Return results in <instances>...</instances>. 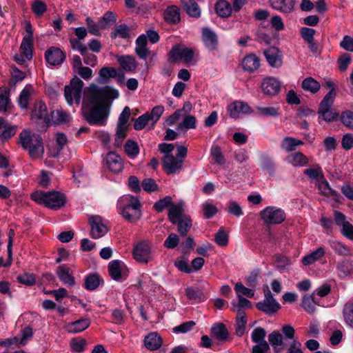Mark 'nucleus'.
<instances>
[{
  "instance_id": "obj_1",
  "label": "nucleus",
  "mask_w": 353,
  "mask_h": 353,
  "mask_svg": "<svg viewBox=\"0 0 353 353\" xmlns=\"http://www.w3.org/2000/svg\"><path fill=\"white\" fill-rule=\"evenodd\" d=\"M117 90H102L91 88L83 103L82 112L84 118L90 125H104L109 114L108 97L117 98Z\"/></svg>"
},
{
  "instance_id": "obj_2",
  "label": "nucleus",
  "mask_w": 353,
  "mask_h": 353,
  "mask_svg": "<svg viewBox=\"0 0 353 353\" xmlns=\"http://www.w3.org/2000/svg\"><path fill=\"white\" fill-rule=\"evenodd\" d=\"M19 143L23 149L28 150L32 159H39L43 156L44 148L39 134L31 133L28 129L23 130L19 134Z\"/></svg>"
},
{
  "instance_id": "obj_3",
  "label": "nucleus",
  "mask_w": 353,
  "mask_h": 353,
  "mask_svg": "<svg viewBox=\"0 0 353 353\" xmlns=\"http://www.w3.org/2000/svg\"><path fill=\"white\" fill-rule=\"evenodd\" d=\"M31 199L39 204H43L54 210L59 209L65 203L64 194L57 191H37L31 194Z\"/></svg>"
},
{
  "instance_id": "obj_4",
  "label": "nucleus",
  "mask_w": 353,
  "mask_h": 353,
  "mask_svg": "<svg viewBox=\"0 0 353 353\" xmlns=\"http://www.w3.org/2000/svg\"><path fill=\"white\" fill-rule=\"evenodd\" d=\"M281 331L284 336L279 331H273L268 335L269 342L275 353L280 352L286 346L284 339L292 340L294 338L295 330L291 325H283Z\"/></svg>"
},
{
  "instance_id": "obj_5",
  "label": "nucleus",
  "mask_w": 353,
  "mask_h": 353,
  "mask_svg": "<svg viewBox=\"0 0 353 353\" xmlns=\"http://www.w3.org/2000/svg\"><path fill=\"white\" fill-rule=\"evenodd\" d=\"M336 94V92L330 90L320 103L318 114L326 122H332L338 118L339 114L330 110Z\"/></svg>"
},
{
  "instance_id": "obj_6",
  "label": "nucleus",
  "mask_w": 353,
  "mask_h": 353,
  "mask_svg": "<svg viewBox=\"0 0 353 353\" xmlns=\"http://www.w3.org/2000/svg\"><path fill=\"white\" fill-rule=\"evenodd\" d=\"M83 86V82L75 76L70 85L65 87L64 96L69 105H72L74 101L77 104L80 103Z\"/></svg>"
},
{
  "instance_id": "obj_7",
  "label": "nucleus",
  "mask_w": 353,
  "mask_h": 353,
  "mask_svg": "<svg viewBox=\"0 0 353 353\" xmlns=\"http://www.w3.org/2000/svg\"><path fill=\"white\" fill-rule=\"evenodd\" d=\"M31 119L33 121L41 124V127L46 129L50 123V117L48 114L46 104L38 101L34 103L31 113Z\"/></svg>"
},
{
  "instance_id": "obj_8",
  "label": "nucleus",
  "mask_w": 353,
  "mask_h": 353,
  "mask_svg": "<svg viewBox=\"0 0 353 353\" xmlns=\"http://www.w3.org/2000/svg\"><path fill=\"white\" fill-rule=\"evenodd\" d=\"M265 299L263 301L256 303L258 310L268 314L272 315L275 314L281 307L280 304L273 297L268 286L264 289Z\"/></svg>"
},
{
  "instance_id": "obj_9",
  "label": "nucleus",
  "mask_w": 353,
  "mask_h": 353,
  "mask_svg": "<svg viewBox=\"0 0 353 353\" xmlns=\"http://www.w3.org/2000/svg\"><path fill=\"white\" fill-rule=\"evenodd\" d=\"M261 216L266 223L279 224L285 219V212L275 207H267L261 212Z\"/></svg>"
},
{
  "instance_id": "obj_10",
  "label": "nucleus",
  "mask_w": 353,
  "mask_h": 353,
  "mask_svg": "<svg viewBox=\"0 0 353 353\" xmlns=\"http://www.w3.org/2000/svg\"><path fill=\"white\" fill-rule=\"evenodd\" d=\"M170 56L172 61L183 59L185 63H190L193 59L194 50L183 46L174 45L170 52Z\"/></svg>"
},
{
  "instance_id": "obj_11",
  "label": "nucleus",
  "mask_w": 353,
  "mask_h": 353,
  "mask_svg": "<svg viewBox=\"0 0 353 353\" xmlns=\"http://www.w3.org/2000/svg\"><path fill=\"white\" fill-rule=\"evenodd\" d=\"M134 259L140 263H147L151 259V247L147 241L138 243L134 248Z\"/></svg>"
},
{
  "instance_id": "obj_12",
  "label": "nucleus",
  "mask_w": 353,
  "mask_h": 353,
  "mask_svg": "<svg viewBox=\"0 0 353 353\" xmlns=\"http://www.w3.org/2000/svg\"><path fill=\"white\" fill-rule=\"evenodd\" d=\"M89 224L91 227L90 235L93 239H99L108 232L102 217L99 215L91 216L89 218Z\"/></svg>"
},
{
  "instance_id": "obj_13",
  "label": "nucleus",
  "mask_w": 353,
  "mask_h": 353,
  "mask_svg": "<svg viewBox=\"0 0 353 353\" xmlns=\"http://www.w3.org/2000/svg\"><path fill=\"white\" fill-rule=\"evenodd\" d=\"M183 161L178 159L173 154L164 155L162 159L163 169L168 174L179 172L183 168Z\"/></svg>"
},
{
  "instance_id": "obj_14",
  "label": "nucleus",
  "mask_w": 353,
  "mask_h": 353,
  "mask_svg": "<svg viewBox=\"0 0 353 353\" xmlns=\"http://www.w3.org/2000/svg\"><path fill=\"white\" fill-rule=\"evenodd\" d=\"M261 89L264 94L270 97L275 96L281 90V82L274 77H266L261 83Z\"/></svg>"
},
{
  "instance_id": "obj_15",
  "label": "nucleus",
  "mask_w": 353,
  "mask_h": 353,
  "mask_svg": "<svg viewBox=\"0 0 353 353\" xmlns=\"http://www.w3.org/2000/svg\"><path fill=\"white\" fill-rule=\"evenodd\" d=\"M45 58L49 64L59 65L65 60V54L59 48L51 47L46 51Z\"/></svg>"
},
{
  "instance_id": "obj_16",
  "label": "nucleus",
  "mask_w": 353,
  "mask_h": 353,
  "mask_svg": "<svg viewBox=\"0 0 353 353\" xmlns=\"http://www.w3.org/2000/svg\"><path fill=\"white\" fill-rule=\"evenodd\" d=\"M105 159L107 167L112 173H119L123 169V160L116 152H108Z\"/></svg>"
},
{
  "instance_id": "obj_17",
  "label": "nucleus",
  "mask_w": 353,
  "mask_h": 353,
  "mask_svg": "<svg viewBox=\"0 0 353 353\" xmlns=\"http://www.w3.org/2000/svg\"><path fill=\"white\" fill-rule=\"evenodd\" d=\"M228 112L230 116L234 119L239 117L241 114L252 112L250 107L246 103L241 101H236L230 103L228 106Z\"/></svg>"
},
{
  "instance_id": "obj_18",
  "label": "nucleus",
  "mask_w": 353,
  "mask_h": 353,
  "mask_svg": "<svg viewBox=\"0 0 353 353\" xmlns=\"http://www.w3.org/2000/svg\"><path fill=\"white\" fill-rule=\"evenodd\" d=\"M264 56L273 68H279L282 65V55L276 47H270L263 52Z\"/></svg>"
},
{
  "instance_id": "obj_19",
  "label": "nucleus",
  "mask_w": 353,
  "mask_h": 353,
  "mask_svg": "<svg viewBox=\"0 0 353 353\" xmlns=\"http://www.w3.org/2000/svg\"><path fill=\"white\" fill-rule=\"evenodd\" d=\"M90 325V319L88 317L81 318L77 321L70 322L65 325L69 333L77 334L83 332Z\"/></svg>"
},
{
  "instance_id": "obj_20",
  "label": "nucleus",
  "mask_w": 353,
  "mask_h": 353,
  "mask_svg": "<svg viewBox=\"0 0 353 353\" xmlns=\"http://www.w3.org/2000/svg\"><path fill=\"white\" fill-rule=\"evenodd\" d=\"M270 2L274 9L288 14L294 11L296 0H270Z\"/></svg>"
},
{
  "instance_id": "obj_21",
  "label": "nucleus",
  "mask_w": 353,
  "mask_h": 353,
  "mask_svg": "<svg viewBox=\"0 0 353 353\" xmlns=\"http://www.w3.org/2000/svg\"><path fill=\"white\" fill-rule=\"evenodd\" d=\"M202 39L205 46L210 50L216 49L218 40L216 34L210 28H204L202 30Z\"/></svg>"
},
{
  "instance_id": "obj_22",
  "label": "nucleus",
  "mask_w": 353,
  "mask_h": 353,
  "mask_svg": "<svg viewBox=\"0 0 353 353\" xmlns=\"http://www.w3.org/2000/svg\"><path fill=\"white\" fill-rule=\"evenodd\" d=\"M185 210L183 203L180 202L176 204H172L168 211V219L172 224H176V222L182 216H186L184 214Z\"/></svg>"
},
{
  "instance_id": "obj_23",
  "label": "nucleus",
  "mask_w": 353,
  "mask_h": 353,
  "mask_svg": "<svg viewBox=\"0 0 353 353\" xmlns=\"http://www.w3.org/2000/svg\"><path fill=\"white\" fill-rule=\"evenodd\" d=\"M242 67L245 71L252 72L260 65V59L254 54L246 55L242 61Z\"/></svg>"
},
{
  "instance_id": "obj_24",
  "label": "nucleus",
  "mask_w": 353,
  "mask_h": 353,
  "mask_svg": "<svg viewBox=\"0 0 353 353\" xmlns=\"http://www.w3.org/2000/svg\"><path fill=\"white\" fill-rule=\"evenodd\" d=\"M162 341L160 336L156 332H151L144 339V344L147 349L155 350L159 348Z\"/></svg>"
},
{
  "instance_id": "obj_25",
  "label": "nucleus",
  "mask_w": 353,
  "mask_h": 353,
  "mask_svg": "<svg viewBox=\"0 0 353 353\" xmlns=\"http://www.w3.org/2000/svg\"><path fill=\"white\" fill-rule=\"evenodd\" d=\"M181 3L183 10L189 16L195 18L200 17V8L198 4L194 0H182Z\"/></svg>"
},
{
  "instance_id": "obj_26",
  "label": "nucleus",
  "mask_w": 353,
  "mask_h": 353,
  "mask_svg": "<svg viewBox=\"0 0 353 353\" xmlns=\"http://www.w3.org/2000/svg\"><path fill=\"white\" fill-rule=\"evenodd\" d=\"M33 92L34 89L31 85H26L25 86L21 92L18 99V103L20 108L23 109L28 108L29 101L30 100L31 95Z\"/></svg>"
},
{
  "instance_id": "obj_27",
  "label": "nucleus",
  "mask_w": 353,
  "mask_h": 353,
  "mask_svg": "<svg viewBox=\"0 0 353 353\" xmlns=\"http://www.w3.org/2000/svg\"><path fill=\"white\" fill-rule=\"evenodd\" d=\"M70 269L65 265L58 267L57 274L59 279L63 282L64 284L69 286H73L75 284L74 277L69 273Z\"/></svg>"
},
{
  "instance_id": "obj_28",
  "label": "nucleus",
  "mask_w": 353,
  "mask_h": 353,
  "mask_svg": "<svg viewBox=\"0 0 353 353\" xmlns=\"http://www.w3.org/2000/svg\"><path fill=\"white\" fill-rule=\"evenodd\" d=\"M328 243L336 254L342 256H351L350 248L345 244L336 240H330Z\"/></svg>"
},
{
  "instance_id": "obj_29",
  "label": "nucleus",
  "mask_w": 353,
  "mask_h": 353,
  "mask_svg": "<svg viewBox=\"0 0 353 353\" xmlns=\"http://www.w3.org/2000/svg\"><path fill=\"white\" fill-rule=\"evenodd\" d=\"M0 129H2L3 131L0 134V138L3 140H7L10 137H13L17 132V126L16 125H8L7 121L0 117Z\"/></svg>"
},
{
  "instance_id": "obj_30",
  "label": "nucleus",
  "mask_w": 353,
  "mask_h": 353,
  "mask_svg": "<svg viewBox=\"0 0 353 353\" xmlns=\"http://www.w3.org/2000/svg\"><path fill=\"white\" fill-rule=\"evenodd\" d=\"M338 275L341 279L351 276L353 273V263L349 260H344L337 265Z\"/></svg>"
},
{
  "instance_id": "obj_31",
  "label": "nucleus",
  "mask_w": 353,
  "mask_h": 353,
  "mask_svg": "<svg viewBox=\"0 0 353 353\" xmlns=\"http://www.w3.org/2000/svg\"><path fill=\"white\" fill-rule=\"evenodd\" d=\"M233 10V7L229 2L225 0H221L215 4V10L216 14L223 18L228 17Z\"/></svg>"
},
{
  "instance_id": "obj_32",
  "label": "nucleus",
  "mask_w": 353,
  "mask_h": 353,
  "mask_svg": "<svg viewBox=\"0 0 353 353\" xmlns=\"http://www.w3.org/2000/svg\"><path fill=\"white\" fill-rule=\"evenodd\" d=\"M165 20L170 23H176L180 21L179 9L174 6H169L164 12Z\"/></svg>"
},
{
  "instance_id": "obj_33",
  "label": "nucleus",
  "mask_w": 353,
  "mask_h": 353,
  "mask_svg": "<svg viewBox=\"0 0 353 353\" xmlns=\"http://www.w3.org/2000/svg\"><path fill=\"white\" fill-rule=\"evenodd\" d=\"M317 183L319 190L322 194L325 196H332L334 200H337L340 196L339 194L336 190L330 188L325 177L317 182Z\"/></svg>"
},
{
  "instance_id": "obj_34",
  "label": "nucleus",
  "mask_w": 353,
  "mask_h": 353,
  "mask_svg": "<svg viewBox=\"0 0 353 353\" xmlns=\"http://www.w3.org/2000/svg\"><path fill=\"white\" fill-rule=\"evenodd\" d=\"M123 264L119 260L112 261L108 265L109 274L112 279L119 281L121 279V270Z\"/></svg>"
},
{
  "instance_id": "obj_35",
  "label": "nucleus",
  "mask_w": 353,
  "mask_h": 353,
  "mask_svg": "<svg viewBox=\"0 0 353 353\" xmlns=\"http://www.w3.org/2000/svg\"><path fill=\"white\" fill-rule=\"evenodd\" d=\"M212 334L218 341H225L229 333L227 330L225 325L223 323H219L211 329Z\"/></svg>"
},
{
  "instance_id": "obj_36",
  "label": "nucleus",
  "mask_w": 353,
  "mask_h": 353,
  "mask_svg": "<svg viewBox=\"0 0 353 353\" xmlns=\"http://www.w3.org/2000/svg\"><path fill=\"white\" fill-rule=\"evenodd\" d=\"M303 144V142L290 137H285L281 143V147L286 152H292L296 150V147Z\"/></svg>"
},
{
  "instance_id": "obj_37",
  "label": "nucleus",
  "mask_w": 353,
  "mask_h": 353,
  "mask_svg": "<svg viewBox=\"0 0 353 353\" xmlns=\"http://www.w3.org/2000/svg\"><path fill=\"white\" fill-rule=\"evenodd\" d=\"M118 62L121 67L125 71H134L137 66L135 59L131 56H122L119 57Z\"/></svg>"
},
{
  "instance_id": "obj_38",
  "label": "nucleus",
  "mask_w": 353,
  "mask_h": 353,
  "mask_svg": "<svg viewBox=\"0 0 353 353\" xmlns=\"http://www.w3.org/2000/svg\"><path fill=\"white\" fill-rule=\"evenodd\" d=\"M178 232L182 236H185L192 227V220L188 215L182 216L176 222Z\"/></svg>"
},
{
  "instance_id": "obj_39",
  "label": "nucleus",
  "mask_w": 353,
  "mask_h": 353,
  "mask_svg": "<svg viewBox=\"0 0 353 353\" xmlns=\"http://www.w3.org/2000/svg\"><path fill=\"white\" fill-rule=\"evenodd\" d=\"M117 74L118 72L114 68H102L99 71L98 82L99 83H105L109 78H116Z\"/></svg>"
},
{
  "instance_id": "obj_40",
  "label": "nucleus",
  "mask_w": 353,
  "mask_h": 353,
  "mask_svg": "<svg viewBox=\"0 0 353 353\" xmlns=\"http://www.w3.org/2000/svg\"><path fill=\"white\" fill-rule=\"evenodd\" d=\"M303 173L310 179L315 180L316 182L324 178L322 169L318 164H315L312 168L305 169Z\"/></svg>"
},
{
  "instance_id": "obj_41",
  "label": "nucleus",
  "mask_w": 353,
  "mask_h": 353,
  "mask_svg": "<svg viewBox=\"0 0 353 353\" xmlns=\"http://www.w3.org/2000/svg\"><path fill=\"white\" fill-rule=\"evenodd\" d=\"M317 304L314 294H305L303 297L302 307L307 313L312 314L315 311V305Z\"/></svg>"
},
{
  "instance_id": "obj_42",
  "label": "nucleus",
  "mask_w": 353,
  "mask_h": 353,
  "mask_svg": "<svg viewBox=\"0 0 353 353\" xmlns=\"http://www.w3.org/2000/svg\"><path fill=\"white\" fill-rule=\"evenodd\" d=\"M289 163L295 167H302L308 163L307 158L301 152H296L288 157Z\"/></svg>"
},
{
  "instance_id": "obj_43",
  "label": "nucleus",
  "mask_w": 353,
  "mask_h": 353,
  "mask_svg": "<svg viewBox=\"0 0 353 353\" xmlns=\"http://www.w3.org/2000/svg\"><path fill=\"white\" fill-rule=\"evenodd\" d=\"M52 121L55 124H61L69 123L71 117L70 116L61 110H55L51 113Z\"/></svg>"
},
{
  "instance_id": "obj_44",
  "label": "nucleus",
  "mask_w": 353,
  "mask_h": 353,
  "mask_svg": "<svg viewBox=\"0 0 353 353\" xmlns=\"http://www.w3.org/2000/svg\"><path fill=\"white\" fill-rule=\"evenodd\" d=\"M320 83L312 77L305 79L302 82V88L312 93H316L320 89Z\"/></svg>"
},
{
  "instance_id": "obj_45",
  "label": "nucleus",
  "mask_w": 353,
  "mask_h": 353,
  "mask_svg": "<svg viewBox=\"0 0 353 353\" xmlns=\"http://www.w3.org/2000/svg\"><path fill=\"white\" fill-rule=\"evenodd\" d=\"M32 39L30 37H23L21 43V50L26 59L30 60L32 58Z\"/></svg>"
},
{
  "instance_id": "obj_46",
  "label": "nucleus",
  "mask_w": 353,
  "mask_h": 353,
  "mask_svg": "<svg viewBox=\"0 0 353 353\" xmlns=\"http://www.w3.org/2000/svg\"><path fill=\"white\" fill-rule=\"evenodd\" d=\"M101 281L99 275L91 274L85 278V288L88 290H94L99 286Z\"/></svg>"
},
{
  "instance_id": "obj_47",
  "label": "nucleus",
  "mask_w": 353,
  "mask_h": 353,
  "mask_svg": "<svg viewBox=\"0 0 353 353\" xmlns=\"http://www.w3.org/2000/svg\"><path fill=\"white\" fill-rule=\"evenodd\" d=\"M196 128V118L192 115H185V117L183 121L179 123L177 126V130H182L183 128L185 130L188 129H194Z\"/></svg>"
},
{
  "instance_id": "obj_48",
  "label": "nucleus",
  "mask_w": 353,
  "mask_h": 353,
  "mask_svg": "<svg viewBox=\"0 0 353 353\" xmlns=\"http://www.w3.org/2000/svg\"><path fill=\"white\" fill-rule=\"evenodd\" d=\"M258 110L257 115L260 117H275L279 115L278 108L274 107H256Z\"/></svg>"
},
{
  "instance_id": "obj_49",
  "label": "nucleus",
  "mask_w": 353,
  "mask_h": 353,
  "mask_svg": "<svg viewBox=\"0 0 353 353\" xmlns=\"http://www.w3.org/2000/svg\"><path fill=\"white\" fill-rule=\"evenodd\" d=\"M31 9L37 17H41L46 12L47 5L41 0H34L31 5Z\"/></svg>"
},
{
  "instance_id": "obj_50",
  "label": "nucleus",
  "mask_w": 353,
  "mask_h": 353,
  "mask_svg": "<svg viewBox=\"0 0 353 353\" xmlns=\"http://www.w3.org/2000/svg\"><path fill=\"white\" fill-rule=\"evenodd\" d=\"M125 151L131 159L137 156L139 152L137 143L132 140H128L125 144Z\"/></svg>"
},
{
  "instance_id": "obj_51",
  "label": "nucleus",
  "mask_w": 353,
  "mask_h": 353,
  "mask_svg": "<svg viewBox=\"0 0 353 353\" xmlns=\"http://www.w3.org/2000/svg\"><path fill=\"white\" fill-rule=\"evenodd\" d=\"M265 336L266 331L265 329L261 327H258L253 330L251 337L253 342L256 344H261L263 343L264 341H266L265 340Z\"/></svg>"
},
{
  "instance_id": "obj_52",
  "label": "nucleus",
  "mask_w": 353,
  "mask_h": 353,
  "mask_svg": "<svg viewBox=\"0 0 353 353\" xmlns=\"http://www.w3.org/2000/svg\"><path fill=\"white\" fill-rule=\"evenodd\" d=\"M130 29L125 24L117 26L114 30L111 33V38L116 39L117 37L125 39L129 36Z\"/></svg>"
},
{
  "instance_id": "obj_53",
  "label": "nucleus",
  "mask_w": 353,
  "mask_h": 353,
  "mask_svg": "<svg viewBox=\"0 0 353 353\" xmlns=\"http://www.w3.org/2000/svg\"><path fill=\"white\" fill-rule=\"evenodd\" d=\"M128 126L117 125V132L114 138V145L120 147L122 145L123 139L126 137Z\"/></svg>"
},
{
  "instance_id": "obj_54",
  "label": "nucleus",
  "mask_w": 353,
  "mask_h": 353,
  "mask_svg": "<svg viewBox=\"0 0 353 353\" xmlns=\"http://www.w3.org/2000/svg\"><path fill=\"white\" fill-rule=\"evenodd\" d=\"M86 25L88 26V32L95 36H99L101 28V21L99 20V22L97 23L94 21V20L90 17L86 18Z\"/></svg>"
},
{
  "instance_id": "obj_55",
  "label": "nucleus",
  "mask_w": 353,
  "mask_h": 353,
  "mask_svg": "<svg viewBox=\"0 0 353 353\" xmlns=\"http://www.w3.org/2000/svg\"><path fill=\"white\" fill-rule=\"evenodd\" d=\"M164 112L163 105H157L154 107L150 113L148 112L150 121H152V126L158 121Z\"/></svg>"
},
{
  "instance_id": "obj_56",
  "label": "nucleus",
  "mask_w": 353,
  "mask_h": 353,
  "mask_svg": "<svg viewBox=\"0 0 353 353\" xmlns=\"http://www.w3.org/2000/svg\"><path fill=\"white\" fill-rule=\"evenodd\" d=\"M101 28L104 30L108 28L111 24L115 23L116 19L113 12L108 11L100 18Z\"/></svg>"
},
{
  "instance_id": "obj_57",
  "label": "nucleus",
  "mask_w": 353,
  "mask_h": 353,
  "mask_svg": "<svg viewBox=\"0 0 353 353\" xmlns=\"http://www.w3.org/2000/svg\"><path fill=\"white\" fill-rule=\"evenodd\" d=\"M121 214L128 221L138 220L141 217V211H132L130 208L124 207Z\"/></svg>"
},
{
  "instance_id": "obj_58",
  "label": "nucleus",
  "mask_w": 353,
  "mask_h": 353,
  "mask_svg": "<svg viewBox=\"0 0 353 353\" xmlns=\"http://www.w3.org/2000/svg\"><path fill=\"white\" fill-rule=\"evenodd\" d=\"M343 316L345 322L353 327V303H347L343 307Z\"/></svg>"
},
{
  "instance_id": "obj_59",
  "label": "nucleus",
  "mask_w": 353,
  "mask_h": 353,
  "mask_svg": "<svg viewBox=\"0 0 353 353\" xmlns=\"http://www.w3.org/2000/svg\"><path fill=\"white\" fill-rule=\"evenodd\" d=\"M210 154L216 163L223 165L225 163V159L219 146H213L211 149Z\"/></svg>"
},
{
  "instance_id": "obj_60",
  "label": "nucleus",
  "mask_w": 353,
  "mask_h": 353,
  "mask_svg": "<svg viewBox=\"0 0 353 353\" xmlns=\"http://www.w3.org/2000/svg\"><path fill=\"white\" fill-rule=\"evenodd\" d=\"M81 54L83 58V62L85 65L94 67L97 64V57L94 54L90 52L88 48L83 50Z\"/></svg>"
},
{
  "instance_id": "obj_61",
  "label": "nucleus",
  "mask_w": 353,
  "mask_h": 353,
  "mask_svg": "<svg viewBox=\"0 0 353 353\" xmlns=\"http://www.w3.org/2000/svg\"><path fill=\"white\" fill-rule=\"evenodd\" d=\"M172 204V197L168 196L157 201L154 204V208L157 212H162L166 208H170Z\"/></svg>"
},
{
  "instance_id": "obj_62",
  "label": "nucleus",
  "mask_w": 353,
  "mask_h": 353,
  "mask_svg": "<svg viewBox=\"0 0 353 353\" xmlns=\"http://www.w3.org/2000/svg\"><path fill=\"white\" fill-rule=\"evenodd\" d=\"M342 123L348 128L353 130V112L346 110L342 112L341 116Z\"/></svg>"
},
{
  "instance_id": "obj_63",
  "label": "nucleus",
  "mask_w": 353,
  "mask_h": 353,
  "mask_svg": "<svg viewBox=\"0 0 353 353\" xmlns=\"http://www.w3.org/2000/svg\"><path fill=\"white\" fill-rule=\"evenodd\" d=\"M67 137L63 133H58L56 139V152L53 154L57 157L63 150L64 145L67 143Z\"/></svg>"
},
{
  "instance_id": "obj_64",
  "label": "nucleus",
  "mask_w": 353,
  "mask_h": 353,
  "mask_svg": "<svg viewBox=\"0 0 353 353\" xmlns=\"http://www.w3.org/2000/svg\"><path fill=\"white\" fill-rule=\"evenodd\" d=\"M227 211L230 214L239 217L243 214V210L237 202L230 201L227 206Z\"/></svg>"
}]
</instances>
